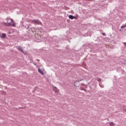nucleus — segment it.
I'll return each instance as SVG.
<instances>
[{
  "label": "nucleus",
  "instance_id": "nucleus-1",
  "mask_svg": "<svg viewBox=\"0 0 126 126\" xmlns=\"http://www.w3.org/2000/svg\"><path fill=\"white\" fill-rule=\"evenodd\" d=\"M6 20L7 23H3L4 25H6V26H12V27H15V23H14V21H13L12 19L7 18Z\"/></svg>",
  "mask_w": 126,
  "mask_h": 126
},
{
  "label": "nucleus",
  "instance_id": "nucleus-2",
  "mask_svg": "<svg viewBox=\"0 0 126 126\" xmlns=\"http://www.w3.org/2000/svg\"><path fill=\"white\" fill-rule=\"evenodd\" d=\"M33 33L34 35L35 38H36L37 40H41V36L39 35V34L37 33V32H36V31H35V32H33Z\"/></svg>",
  "mask_w": 126,
  "mask_h": 126
},
{
  "label": "nucleus",
  "instance_id": "nucleus-3",
  "mask_svg": "<svg viewBox=\"0 0 126 126\" xmlns=\"http://www.w3.org/2000/svg\"><path fill=\"white\" fill-rule=\"evenodd\" d=\"M32 23H34V24H38L39 25H41L42 23L40 22L38 20H32Z\"/></svg>",
  "mask_w": 126,
  "mask_h": 126
},
{
  "label": "nucleus",
  "instance_id": "nucleus-4",
  "mask_svg": "<svg viewBox=\"0 0 126 126\" xmlns=\"http://www.w3.org/2000/svg\"><path fill=\"white\" fill-rule=\"evenodd\" d=\"M18 50L19 51H21V52H22V53H23V54H26V52H25V51H24V50L23 49H22L21 47L18 48Z\"/></svg>",
  "mask_w": 126,
  "mask_h": 126
},
{
  "label": "nucleus",
  "instance_id": "nucleus-5",
  "mask_svg": "<svg viewBox=\"0 0 126 126\" xmlns=\"http://www.w3.org/2000/svg\"><path fill=\"white\" fill-rule=\"evenodd\" d=\"M53 91H54V92H55V93H59V89H58V88H57L56 87L53 88Z\"/></svg>",
  "mask_w": 126,
  "mask_h": 126
},
{
  "label": "nucleus",
  "instance_id": "nucleus-6",
  "mask_svg": "<svg viewBox=\"0 0 126 126\" xmlns=\"http://www.w3.org/2000/svg\"><path fill=\"white\" fill-rule=\"evenodd\" d=\"M38 72L40 73L42 75H44V72L42 70L40 69L39 68H38Z\"/></svg>",
  "mask_w": 126,
  "mask_h": 126
},
{
  "label": "nucleus",
  "instance_id": "nucleus-7",
  "mask_svg": "<svg viewBox=\"0 0 126 126\" xmlns=\"http://www.w3.org/2000/svg\"><path fill=\"white\" fill-rule=\"evenodd\" d=\"M37 91L38 92H40V93H44V90H43L42 89H38Z\"/></svg>",
  "mask_w": 126,
  "mask_h": 126
},
{
  "label": "nucleus",
  "instance_id": "nucleus-8",
  "mask_svg": "<svg viewBox=\"0 0 126 126\" xmlns=\"http://www.w3.org/2000/svg\"><path fill=\"white\" fill-rule=\"evenodd\" d=\"M6 37V34L5 33H2L1 36V38H2V39H4V38H5Z\"/></svg>",
  "mask_w": 126,
  "mask_h": 126
},
{
  "label": "nucleus",
  "instance_id": "nucleus-9",
  "mask_svg": "<svg viewBox=\"0 0 126 126\" xmlns=\"http://www.w3.org/2000/svg\"><path fill=\"white\" fill-rule=\"evenodd\" d=\"M69 18L70 19H75V17L70 15L69 16Z\"/></svg>",
  "mask_w": 126,
  "mask_h": 126
},
{
  "label": "nucleus",
  "instance_id": "nucleus-10",
  "mask_svg": "<svg viewBox=\"0 0 126 126\" xmlns=\"http://www.w3.org/2000/svg\"><path fill=\"white\" fill-rule=\"evenodd\" d=\"M109 126H115V124L113 122H111L109 123Z\"/></svg>",
  "mask_w": 126,
  "mask_h": 126
},
{
  "label": "nucleus",
  "instance_id": "nucleus-11",
  "mask_svg": "<svg viewBox=\"0 0 126 126\" xmlns=\"http://www.w3.org/2000/svg\"><path fill=\"white\" fill-rule=\"evenodd\" d=\"M102 35H103V36H106V35L105 34V33H104V32L102 33Z\"/></svg>",
  "mask_w": 126,
  "mask_h": 126
},
{
  "label": "nucleus",
  "instance_id": "nucleus-12",
  "mask_svg": "<svg viewBox=\"0 0 126 126\" xmlns=\"http://www.w3.org/2000/svg\"><path fill=\"white\" fill-rule=\"evenodd\" d=\"M123 44H124V45L126 46V42H124Z\"/></svg>",
  "mask_w": 126,
  "mask_h": 126
},
{
  "label": "nucleus",
  "instance_id": "nucleus-13",
  "mask_svg": "<svg viewBox=\"0 0 126 126\" xmlns=\"http://www.w3.org/2000/svg\"><path fill=\"white\" fill-rule=\"evenodd\" d=\"M82 80H78V82H80V81H82Z\"/></svg>",
  "mask_w": 126,
  "mask_h": 126
},
{
  "label": "nucleus",
  "instance_id": "nucleus-14",
  "mask_svg": "<svg viewBox=\"0 0 126 126\" xmlns=\"http://www.w3.org/2000/svg\"><path fill=\"white\" fill-rule=\"evenodd\" d=\"M98 81H101V79H99Z\"/></svg>",
  "mask_w": 126,
  "mask_h": 126
},
{
  "label": "nucleus",
  "instance_id": "nucleus-15",
  "mask_svg": "<svg viewBox=\"0 0 126 126\" xmlns=\"http://www.w3.org/2000/svg\"><path fill=\"white\" fill-rule=\"evenodd\" d=\"M4 94H5V92H3Z\"/></svg>",
  "mask_w": 126,
  "mask_h": 126
},
{
  "label": "nucleus",
  "instance_id": "nucleus-16",
  "mask_svg": "<svg viewBox=\"0 0 126 126\" xmlns=\"http://www.w3.org/2000/svg\"><path fill=\"white\" fill-rule=\"evenodd\" d=\"M108 121H109V119H108Z\"/></svg>",
  "mask_w": 126,
  "mask_h": 126
}]
</instances>
